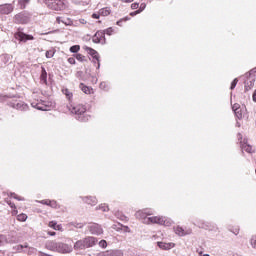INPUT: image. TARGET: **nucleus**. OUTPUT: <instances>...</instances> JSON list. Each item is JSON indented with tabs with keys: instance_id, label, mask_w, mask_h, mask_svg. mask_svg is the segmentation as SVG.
Returning <instances> with one entry per match:
<instances>
[{
	"instance_id": "393cba45",
	"label": "nucleus",
	"mask_w": 256,
	"mask_h": 256,
	"mask_svg": "<svg viewBox=\"0 0 256 256\" xmlns=\"http://www.w3.org/2000/svg\"><path fill=\"white\" fill-rule=\"evenodd\" d=\"M49 227H51L52 229H55V231H61V225L57 224V222L55 221H51L49 222Z\"/></svg>"
},
{
	"instance_id": "de8ad7c7",
	"label": "nucleus",
	"mask_w": 256,
	"mask_h": 256,
	"mask_svg": "<svg viewBox=\"0 0 256 256\" xmlns=\"http://www.w3.org/2000/svg\"><path fill=\"white\" fill-rule=\"evenodd\" d=\"M232 109H233V111H236V110H238V109H241V107L239 106V104H234V105L232 106Z\"/></svg>"
},
{
	"instance_id": "dca6fc26",
	"label": "nucleus",
	"mask_w": 256,
	"mask_h": 256,
	"mask_svg": "<svg viewBox=\"0 0 256 256\" xmlns=\"http://www.w3.org/2000/svg\"><path fill=\"white\" fill-rule=\"evenodd\" d=\"M254 86H255V80L251 79V78H248L245 81V86H244L245 92L247 93V91H251V89H253Z\"/></svg>"
},
{
	"instance_id": "aec40b11",
	"label": "nucleus",
	"mask_w": 256,
	"mask_h": 256,
	"mask_svg": "<svg viewBox=\"0 0 256 256\" xmlns=\"http://www.w3.org/2000/svg\"><path fill=\"white\" fill-rule=\"evenodd\" d=\"M40 82L43 85H47V70L42 67L41 75H40Z\"/></svg>"
},
{
	"instance_id": "9d476101",
	"label": "nucleus",
	"mask_w": 256,
	"mask_h": 256,
	"mask_svg": "<svg viewBox=\"0 0 256 256\" xmlns=\"http://www.w3.org/2000/svg\"><path fill=\"white\" fill-rule=\"evenodd\" d=\"M149 215H153V212H151V210H139L136 212V217L137 219H145V222L147 221V216Z\"/></svg>"
},
{
	"instance_id": "79ce46f5",
	"label": "nucleus",
	"mask_w": 256,
	"mask_h": 256,
	"mask_svg": "<svg viewBox=\"0 0 256 256\" xmlns=\"http://www.w3.org/2000/svg\"><path fill=\"white\" fill-rule=\"evenodd\" d=\"M99 246L102 247L103 249H105V247H107V241L101 240V241L99 242Z\"/></svg>"
},
{
	"instance_id": "e433bc0d",
	"label": "nucleus",
	"mask_w": 256,
	"mask_h": 256,
	"mask_svg": "<svg viewBox=\"0 0 256 256\" xmlns=\"http://www.w3.org/2000/svg\"><path fill=\"white\" fill-rule=\"evenodd\" d=\"M103 33H104V37H105V34L113 35V28H108V29L104 30Z\"/></svg>"
},
{
	"instance_id": "bb28decb",
	"label": "nucleus",
	"mask_w": 256,
	"mask_h": 256,
	"mask_svg": "<svg viewBox=\"0 0 256 256\" xmlns=\"http://www.w3.org/2000/svg\"><path fill=\"white\" fill-rule=\"evenodd\" d=\"M48 207H51L52 209H57L59 207V204L55 200H50Z\"/></svg>"
},
{
	"instance_id": "6e6d98bb",
	"label": "nucleus",
	"mask_w": 256,
	"mask_h": 256,
	"mask_svg": "<svg viewBox=\"0 0 256 256\" xmlns=\"http://www.w3.org/2000/svg\"><path fill=\"white\" fill-rule=\"evenodd\" d=\"M203 256H210L209 254H204Z\"/></svg>"
},
{
	"instance_id": "473e14b6",
	"label": "nucleus",
	"mask_w": 256,
	"mask_h": 256,
	"mask_svg": "<svg viewBox=\"0 0 256 256\" xmlns=\"http://www.w3.org/2000/svg\"><path fill=\"white\" fill-rule=\"evenodd\" d=\"M237 83H239V79L235 78L231 83L230 89H235V87H237Z\"/></svg>"
},
{
	"instance_id": "20e7f679",
	"label": "nucleus",
	"mask_w": 256,
	"mask_h": 256,
	"mask_svg": "<svg viewBox=\"0 0 256 256\" xmlns=\"http://www.w3.org/2000/svg\"><path fill=\"white\" fill-rule=\"evenodd\" d=\"M66 0H44L45 5L52 11H63Z\"/></svg>"
},
{
	"instance_id": "a878e982",
	"label": "nucleus",
	"mask_w": 256,
	"mask_h": 256,
	"mask_svg": "<svg viewBox=\"0 0 256 256\" xmlns=\"http://www.w3.org/2000/svg\"><path fill=\"white\" fill-rule=\"evenodd\" d=\"M81 51V46L79 45H74L70 47V53H79Z\"/></svg>"
},
{
	"instance_id": "423d86ee",
	"label": "nucleus",
	"mask_w": 256,
	"mask_h": 256,
	"mask_svg": "<svg viewBox=\"0 0 256 256\" xmlns=\"http://www.w3.org/2000/svg\"><path fill=\"white\" fill-rule=\"evenodd\" d=\"M237 138L240 142L242 151H246V153H255V148L247 143V139H243V135L241 133L237 135Z\"/></svg>"
},
{
	"instance_id": "864d4df0",
	"label": "nucleus",
	"mask_w": 256,
	"mask_h": 256,
	"mask_svg": "<svg viewBox=\"0 0 256 256\" xmlns=\"http://www.w3.org/2000/svg\"><path fill=\"white\" fill-rule=\"evenodd\" d=\"M140 9H142V11H143V9H145V6H143V4L140 6Z\"/></svg>"
},
{
	"instance_id": "5fc2aeb1",
	"label": "nucleus",
	"mask_w": 256,
	"mask_h": 256,
	"mask_svg": "<svg viewBox=\"0 0 256 256\" xmlns=\"http://www.w3.org/2000/svg\"><path fill=\"white\" fill-rule=\"evenodd\" d=\"M115 255H117V252H112V256H115Z\"/></svg>"
},
{
	"instance_id": "4468645a",
	"label": "nucleus",
	"mask_w": 256,
	"mask_h": 256,
	"mask_svg": "<svg viewBox=\"0 0 256 256\" xmlns=\"http://www.w3.org/2000/svg\"><path fill=\"white\" fill-rule=\"evenodd\" d=\"M79 88L83 93H85V95H93V93H95L92 87H89L84 83H80Z\"/></svg>"
},
{
	"instance_id": "c03bdc74",
	"label": "nucleus",
	"mask_w": 256,
	"mask_h": 256,
	"mask_svg": "<svg viewBox=\"0 0 256 256\" xmlns=\"http://www.w3.org/2000/svg\"><path fill=\"white\" fill-rule=\"evenodd\" d=\"M232 233H234V235H239V227H234Z\"/></svg>"
},
{
	"instance_id": "f704fd0d",
	"label": "nucleus",
	"mask_w": 256,
	"mask_h": 256,
	"mask_svg": "<svg viewBox=\"0 0 256 256\" xmlns=\"http://www.w3.org/2000/svg\"><path fill=\"white\" fill-rule=\"evenodd\" d=\"M15 19L17 20L18 23H25V21L21 20V19H23V14H17L15 16Z\"/></svg>"
},
{
	"instance_id": "4be33fe9",
	"label": "nucleus",
	"mask_w": 256,
	"mask_h": 256,
	"mask_svg": "<svg viewBox=\"0 0 256 256\" xmlns=\"http://www.w3.org/2000/svg\"><path fill=\"white\" fill-rule=\"evenodd\" d=\"M62 93L63 95H65L68 101H71V99H73V92H71V90H69L68 88H63Z\"/></svg>"
},
{
	"instance_id": "f3484780",
	"label": "nucleus",
	"mask_w": 256,
	"mask_h": 256,
	"mask_svg": "<svg viewBox=\"0 0 256 256\" xmlns=\"http://www.w3.org/2000/svg\"><path fill=\"white\" fill-rule=\"evenodd\" d=\"M84 203H87V205H97V197L95 196H86L83 198Z\"/></svg>"
},
{
	"instance_id": "a211bd4d",
	"label": "nucleus",
	"mask_w": 256,
	"mask_h": 256,
	"mask_svg": "<svg viewBox=\"0 0 256 256\" xmlns=\"http://www.w3.org/2000/svg\"><path fill=\"white\" fill-rule=\"evenodd\" d=\"M74 249L75 251H81L83 249H87V246L85 245V240H78L75 244H74Z\"/></svg>"
},
{
	"instance_id": "f8f14e48",
	"label": "nucleus",
	"mask_w": 256,
	"mask_h": 256,
	"mask_svg": "<svg viewBox=\"0 0 256 256\" xmlns=\"http://www.w3.org/2000/svg\"><path fill=\"white\" fill-rule=\"evenodd\" d=\"M174 231L176 235H179V237H185V235H191V230H185L181 226H177L174 228Z\"/></svg>"
},
{
	"instance_id": "4c0bfd02",
	"label": "nucleus",
	"mask_w": 256,
	"mask_h": 256,
	"mask_svg": "<svg viewBox=\"0 0 256 256\" xmlns=\"http://www.w3.org/2000/svg\"><path fill=\"white\" fill-rule=\"evenodd\" d=\"M251 246L256 249V236H253L250 240Z\"/></svg>"
},
{
	"instance_id": "ea45409f",
	"label": "nucleus",
	"mask_w": 256,
	"mask_h": 256,
	"mask_svg": "<svg viewBox=\"0 0 256 256\" xmlns=\"http://www.w3.org/2000/svg\"><path fill=\"white\" fill-rule=\"evenodd\" d=\"M143 9L139 8L138 10H136L135 12L130 13V15L133 17L135 15H139V13H142Z\"/></svg>"
},
{
	"instance_id": "9b49d317",
	"label": "nucleus",
	"mask_w": 256,
	"mask_h": 256,
	"mask_svg": "<svg viewBox=\"0 0 256 256\" xmlns=\"http://www.w3.org/2000/svg\"><path fill=\"white\" fill-rule=\"evenodd\" d=\"M157 245L163 251H169V249H173V247H175V243L173 242H158Z\"/></svg>"
},
{
	"instance_id": "09e8293b",
	"label": "nucleus",
	"mask_w": 256,
	"mask_h": 256,
	"mask_svg": "<svg viewBox=\"0 0 256 256\" xmlns=\"http://www.w3.org/2000/svg\"><path fill=\"white\" fill-rule=\"evenodd\" d=\"M79 23H81V25H87V20L85 19H79Z\"/></svg>"
},
{
	"instance_id": "412c9836",
	"label": "nucleus",
	"mask_w": 256,
	"mask_h": 256,
	"mask_svg": "<svg viewBox=\"0 0 256 256\" xmlns=\"http://www.w3.org/2000/svg\"><path fill=\"white\" fill-rule=\"evenodd\" d=\"M32 107L38 109L39 111H47V106L43 103L32 102Z\"/></svg>"
},
{
	"instance_id": "7c9ffc66",
	"label": "nucleus",
	"mask_w": 256,
	"mask_h": 256,
	"mask_svg": "<svg viewBox=\"0 0 256 256\" xmlns=\"http://www.w3.org/2000/svg\"><path fill=\"white\" fill-rule=\"evenodd\" d=\"M237 119H243V111L241 110V108H239L238 110L234 111Z\"/></svg>"
},
{
	"instance_id": "a18cd8bd",
	"label": "nucleus",
	"mask_w": 256,
	"mask_h": 256,
	"mask_svg": "<svg viewBox=\"0 0 256 256\" xmlns=\"http://www.w3.org/2000/svg\"><path fill=\"white\" fill-rule=\"evenodd\" d=\"M131 9H139V3H132Z\"/></svg>"
},
{
	"instance_id": "ddd939ff",
	"label": "nucleus",
	"mask_w": 256,
	"mask_h": 256,
	"mask_svg": "<svg viewBox=\"0 0 256 256\" xmlns=\"http://www.w3.org/2000/svg\"><path fill=\"white\" fill-rule=\"evenodd\" d=\"M83 240H84V244L86 245V249H89V247H93L97 243V239L91 236H88Z\"/></svg>"
},
{
	"instance_id": "c85d7f7f",
	"label": "nucleus",
	"mask_w": 256,
	"mask_h": 256,
	"mask_svg": "<svg viewBox=\"0 0 256 256\" xmlns=\"http://www.w3.org/2000/svg\"><path fill=\"white\" fill-rule=\"evenodd\" d=\"M10 197H12L13 199H16L17 201H25V198L17 195L16 193H10Z\"/></svg>"
},
{
	"instance_id": "49530a36",
	"label": "nucleus",
	"mask_w": 256,
	"mask_h": 256,
	"mask_svg": "<svg viewBox=\"0 0 256 256\" xmlns=\"http://www.w3.org/2000/svg\"><path fill=\"white\" fill-rule=\"evenodd\" d=\"M63 21H64L63 18H61L59 16L56 18V23H58V25L63 23Z\"/></svg>"
},
{
	"instance_id": "0eeeda50",
	"label": "nucleus",
	"mask_w": 256,
	"mask_h": 256,
	"mask_svg": "<svg viewBox=\"0 0 256 256\" xmlns=\"http://www.w3.org/2000/svg\"><path fill=\"white\" fill-rule=\"evenodd\" d=\"M93 43H101L102 45L105 43V32L97 31L92 37Z\"/></svg>"
},
{
	"instance_id": "f257e3e1",
	"label": "nucleus",
	"mask_w": 256,
	"mask_h": 256,
	"mask_svg": "<svg viewBox=\"0 0 256 256\" xmlns=\"http://www.w3.org/2000/svg\"><path fill=\"white\" fill-rule=\"evenodd\" d=\"M47 247L51 249V251H57L58 253H71V251H73V247H71V245L57 243L55 241L49 242Z\"/></svg>"
},
{
	"instance_id": "72a5a7b5",
	"label": "nucleus",
	"mask_w": 256,
	"mask_h": 256,
	"mask_svg": "<svg viewBox=\"0 0 256 256\" xmlns=\"http://www.w3.org/2000/svg\"><path fill=\"white\" fill-rule=\"evenodd\" d=\"M7 243V238L0 234V247Z\"/></svg>"
},
{
	"instance_id": "2eb2a0df",
	"label": "nucleus",
	"mask_w": 256,
	"mask_h": 256,
	"mask_svg": "<svg viewBox=\"0 0 256 256\" xmlns=\"http://www.w3.org/2000/svg\"><path fill=\"white\" fill-rule=\"evenodd\" d=\"M90 232L92 235H101L103 233V228L99 224H93L90 226Z\"/></svg>"
},
{
	"instance_id": "5701e85b",
	"label": "nucleus",
	"mask_w": 256,
	"mask_h": 256,
	"mask_svg": "<svg viewBox=\"0 0 256 256\" xmlns=\"http://www.w3.org/2000/svg\"><path fill=\"white\" fill-rule=\"evenodd\" d=\"M6 203H7V205H9V207H11V209H13L11 214L17 215L18 211H17V206L15 205V203L11 202V200H6Z\"/></svg>"
},
{
	"instance_id": "cd10ccee",
	"label": "nucleus",
	"mask_w": 256,
	"mask_h": 256,
	"mask_svg": "<svg viewBox=\"0 0 256 256\" xmlns=\"http://www.w3.org/2000/svg\"><path fill=\"white\" fill-rule=\"evenodd\" d=\"M17 221H20V222H25V221H27V214H25V213L19 214V215L17 216Z\"/></svg>"
},
{
	"instance_id": "39448f33",
	"label": "nucleus",
	"mask_w": 256,
	"mask_h": 256,
	"mask_svg": "<svg viewBox=\"0 0 256 256\" xmlns=\"http://www.w3.org/2000/svg\"><path fill=\"white\" fill-rule=\"evenodd\" d=\"M14 39L19 43H27V41H34L35 37L31 34H25L23 28H18L14 33Z\"/></svg>"
},
{
	"instance_id": "3c124183",
	"label": "nucleus",
	"mask_w": 256,
	"mask_h": 256,
	"mask_svg": "<svg viewBox=\"0 0 256 256\" xmlns=\"http://www.w3.org/2000/svg\"><path fill=\"white\" fill-rule=\"evenodd\" d=\"M123 3H133V0H123Z\"/></svg>"
},
{
	"instance_id": "58836bf2",
	"label": "nucleus",
	"mask_w": 256,
	"mask_h": 256,
	"mask_svg": "<svg viewBox=\"0 0 256 256\" xmlns=\"http://www.w3.org/2000/svg\"><path fill=\"white\" fill-rule=\"evenodd\" d=\"M91 17H92V19H101V14L98 11L97 13H93Z\"/></svg>"
},
{
	"instance_id": "2f4dec72",
	"label": "nucleus",
	"mask_w": 256,
	"mask_h": 256,
	"mask_svg": "<svg viewBox=\"0 0 256 256\" xmlns=\"http://www.w3.org/2000/svg\"><path fill=\"white\" fill-rule=\"evenodd\" d=\"M55 56V51L54 50H48L46 51V58L51 59L52 57Z\"/></svg>"
},
{
	"instance_id": "603ef678",
	"label": "nucleus",
	"mask_w": 256,
	"mask_h": 256,
	"mask_svg": "<svg viewBox=\"0 0 256 256\" xmlns=\"http://www.w3.org/2000/svg\"><path fill=\"white\" fill-rule=\"evenodd\" d=\"M48 235H51V237H54V235H56L55 232H48Z\"/></svg>"
},
{
	"instance_id": "4d7b16f0",
	"label": "nucleus",
	"mask_w": 256,
	"mask_h": 256,
	"mask_svg": "<svg viewBox=\"0 0 256 256\" xmlns=\"http://www.w3.org/2000/svg\"><path fill=\"white\" fill-rule=\"evenodd\" d=\"M119 23H121V21H118V22H117V25H119Z\"/></svg>"
},
{
	"instance_id": "b1692460",
	"label": "nucleus",
	"mask_w": 256,
	"mask_h": 256,
	"mask_svg": "<svg viewBox=\"0 0 256 256\" xmlns=\"http://www.w3.org/2000/svg\"><path fill=\"white\" fill-rule=\"evenodd\" d=\"M75 59H77V61H79L80 63H85L87 61V58L85 57V55L81 54V53H77L75 56Z\"/></svg>"
},
{
	"instance_id": "f03ea898",
	"label": "nucleus",
	"mask_w": 256,
	"mask_h": 256,
	"mask_svg": "<svg viewBox=\"0 0 256 256\" xmlns=\"http://www.w3.org/2000/svg\"><path fill=\"white\" fill-rule=\"evenodd\" d=\"M69 111L73 113L74 115H77L78 119H81V121H88L89 117L85 116V113H87V107L83 104H76L74 106H71L69 108Z\"/></svg>"
},
{
	"instance_id": "13d9d810",
	"label": "nucleus",
	"mask_w": 256,
	"mask_h": 256,
	"mask_svg": "<svg viewBox=\"0 0 256 256\" xmlns=\"http://www.w3.org/2000/svg\"><path fill=\"white\" fill-rule=\"evenodd\" d=\"M119 256H121V253H119Z\"/></svg>"
},
{
	"instance_id": "8fccbe9b",
	"label": "nucleus",
	"mask_w": 256,
	"mask_h": 256,
	"mask_svg": "<svg viewBox=\"0 0 256 256\" xmlns=\"http://www.w3.org/2000/svg\"><path fill=\"white\" fill-rule=\"evenodd\" d=\"M252 99H253L254 103H256V90H254V92H253Z\"/></svg>"
},
{
	"instance_id": "a19ab883",
	"label": "nucleus",
	"mask_w": 256,
	"mask_h": 256,
	"mask_svg": "<svg viewBox=\"0 0 256 256\" xmlns=\"http://www.w3.org/2000/svg\"><path fill=\"white\" fill-rule=\"evenodd\" d=\"M68 63L70 64V65H75L77 62L75 61V57H70V58H68Z\"/></svg>"
},
{
	"instance_id": "7ed1b4c3",
	"label": "nucleus",
	"mask_w": 256,
	"mask_h": 256,
	"mask_svg": "<svg viewBox=\"0 0 256 256\" xmlns=\"http://www.w3.org/2000/svg\"><path fill=\"white\" fill-rule=\"evenodd\" d=\"M147 225H164V227H171L173 225V222L171 219H167L166 217L163 216H152L148 217L147 221L145 222Z\"/></svg>"
},
{
	"instance_id": "6e6552de",
	"label": "nucleus",
	"mask_w": 256,
	"mask_h": 256,
	"mask_svg": "<svg viewBox=\"0 0 256 256\" xmlns=\"http://www.w3.org/2000/svg\"><path fill=\"white\" fill-rule=\"evenodd\" d=\"M13 4H2L0 5V14L1 15H9L13 13Z\"/></svg>"
},
{
	"instance_id": "37998d69",
	"label": "nucleus",
	"mask_w": 256,
	"mask_h": 256,
	"mask_svg": "<svg viewBox=\"0 0 256 256\" xmlns=\"http://www.w3.org/2000/svg\"><path fill=\"white\" fill-rule=\"evenodd\" d=\"M49 199H44V200H41L39 201V203H41V205H48L49 206Z\"/></svg>"
},
{
	"instance_id": "c756f323",
	"label": "nucleus",
	"mask_w": 256,
	"mask_h": 256,
	"mask_svg": "<svg viewBox=\"0 0 256 256\" xmlns=\"http://www.w3.org/2000/svg\"><path fill=\"white\" fill-rule=\"evenodd\" d=\"M27 3H29V0H20L18 5H20V9H25V7H27Z\"/></svg>"
},
{
	"instance_id": "1a4fd4ad",
	"label": "nucleus",
	"mask_w": 256,
	"mask_h": 256,
	"mask_svg": "<svg viewBox=\"0 0 256 256\" xmlns=\"http://www.w3.org/2000/svg\"><path fill=\"white\" fill-rule=\"evenodd\" d=\"M84 51H87V53H89L91 55V57H93V59H95L98 63V68L101 67V64L99 63V53L96 52L95 49L89 47V46H85L84 47Z\"/></svg>"
},
{
	"instance_id": "6ab92c4d",
	"label": "nucleus",
	"mask_w": 256,
	"mask_h": 256,
	"mask_svg": "<svg viewBox=\"0 0 256 256\" xmlns=\"http://www.w3.org/2000/svg\"><path fill=\"white\" fill-rule=\"evenodd\" d=\"M101 17H109L111 15V7H104L99 10Z\"/></svg>"
},
{
	"instance_id": "c9c22d12",
	"label": "nucleus",
	"mask_w": 256,
	"mask_h": 256,
	"mask_svg": "<svg viewBox=\"0 0 256 256\" xmlns=\"http://www.w3.org/2000/svg\"><path fill=\"white\" fill-rule=\"evenodd\" d=\"M62 23L66 26H71L73 25V21L69 18H67L66 20L62 21Z\"/></svg>"
}]
</instances>
